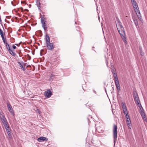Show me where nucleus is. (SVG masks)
Segmentation results:
<instances>
[{
  "mask_svg": "<svg viewBox=\"0 0 147 147\" xmlns=\"http://www.w3.org/2000/svg\"><path fill=\"white\" fill-rule=\"evenodd\" d=\"M133 6L134 10L136 13V14L132 15V16L135 25L137 28V26H138V15L137 12H138V5H137L135 0H131Z\"/></svg>",
  "mask_w": 147,
  "mask_h": 147,
  "instance_id": "nucleus-1",
  "label": "nucleus"
},
{
  "mask_svg": "<svg viewBox=\"0 0 147 147\" xmlns=\"http://www.w3.org/2000/svg\"><path fill=\"white\" fill-rule=\"evenodd\" d=\"M138 107L140 108V113L142 119L144 121L147 122V118L146 116V114L145 113V111L143 108L140 102V100L138 99Z\"/></svg>",
  "mask_w": 147,
  "mask_h": 147,
  "instance_id": "nucleus-2",
  "label": "nucleus"
},
{
  "mask_svg": "<svg viewBox=\"0 0 147 147\" xmlns=\"http://www.w3.org/2000/svg\"><path fill=\"white\" fill-rule=\"evenodd\" d=\"M117 126L114 125L113 128V136L114 144L117 140Z\"/></svg>",
  "mask_w": 147,
  "mask_h": 147,
  "instance_id": "nucleus-3",
  "label": "nucleus"
},
{
  "mask_svg": "<svg viewBox=\"0 0 147 147\" xmlns=\"http://www.w3.org/2000/svg\"><path fill=\"white\" fill-rule=\"evenodd\" d=\"M6 48L9 53L13 56H15L16 55V53L11 49L9 44L7 43H6Z\"/></svg>",
  "mask_w": 147,
  "mask_h": 147,
  "instance_id": "nucleus-4",
  "label": "nucleus"
},
{
  "mask_svg": "<svg viewBox=\"0 0 147 147\" xmlns=\"http://www.w3.org/2000/svg\"><path fill=\"white\" fill-rule=\"evenodd\" d=\"M0 118L3 123L7 121L4 114L3 112H0Z\"/></svg>",
  "mask_w": 147,
  "mask_h": 147,
  "instance_id": "nucleus-5",
  "label": "nucleus"
},
{
  "mask_svg": "<svg viewBox=\"0 0 147 147\" xmlns=\"http://www.w3.org/2000/svg\"><path fill=\"white\" fill-rule=\"evenodd\" d=\"M133 96L135 102L137 105H138V95L136 91H134Z\"/></svg>",
  "mask_w": 147,
  "mask_h": 147,
  "instance_id": "nucleus-6",
  "label": "nucleus"
},
{
  "mask_svg": "<svg viewBox=\"0 0 147 147\" xmlns=\"http://www.w3.org/2000/svg\"><path fill=\"white\" fill-rule=\"evenodd\" d=\"M7 106L8 108V109L10 113L13 116L14 115V112L11 105L9 103H7Z\"/></svg>",
  "mask_w": 147,
  "mask_h": 147,
  "instance_id": "nucleus-7",
  "label": "nucleus"
},
{
  "mask_svg": "<svg viewBox=\"0 0 147 147\" xmlns=\"http://www.w3.org/2000/svg\"><path fill=\"white\" fill-rule=\"evenodd\" d=\"M52 95V93L49 89L48 90L45 92V97L47 98H49Z\"/></svg>",
  "mask_w": 147,
  "mask_h": 147,
  "instance_id": "nucleus-8",
  "label": "nucleus"
},
{
  "mask_svg": "<svg viewBox=\"0 0 147 147\" xmlns=\"http://www.w3.org/2000/svg\"><path fill=\"white\" fill-rule=\"evenodd\" d=\"M47 44V47L48 49L49 50H52L54 48V45L52 43H50V42Z\"/></svg>",
  "mask_w": 147,
  "mask_h": 147,
  "instance_id": "nucleus-9",
  "label": "nucleus"
},
{
  "mask_svg": "<svg viewBox=\"0 0 147 147\" xmlns=\"http://www.w3.org/2000/svg\"><path fill=\"white\" fill-rule=\"evenodd\" d=\"M122 106L124 114L125 115H126V114H128L127 111L125 103H122Z\"/></svg>",
  "mask_w": 147,
  "mask_h": 147,
  "instance_id": "nucleus-10",
  "label": "nucleus"
},
{
  "mask_svg": "<svg viewBox=\"0 0 147 147\" xmlns=\"http://www.w3.org/2000/svg\"><path fill=\"white\" fill-rule=\"evenodd\" d=\"M115 82L117 89V92L119 93L120 90V86L119 81H115Z\"/></svg>",
  "mask_w": 147,
  "mask_h": 147,
  "instance_id": "nucleus-11",
  "label": "nucleus"
},
{
  "mask_svg": "<svg viewBox=\"0 0 147 147\" xmlns=\"http://www.w3.org/2000/svg\"><path fill=\"white\" fill-rule=\"evenodd\" d=\"M48 139L46 137H41L37 139V140L39 142H42L43 141H47Z\"/></svg>",
  "mask_w": 147,
  "mask_h": 147,
  "instance_id": "nucleus-12",
  "label": "nucleus"
},
{
  "mask_svg": "<svg viewBox=\"0 0 147 147\" xmlns=\"http://www.w3.org/2000/svg\"><path fill=\"white\" fill-rule=\"evenodd\" d=\"M118 32H119L120 34V35L121 36V37L122 39H123L124 42L126 43L127 42L126 38L125 37V36L124 35H123L122 33H121L120 32V30H118Z\"/></svg>",
  "mask_w": 147,
  "mask_h": 147,
  "instance_id": "nucleus-13",
  "label": "nucleus"
},
{
  "mask_svg": "<svg viewBox=\"0 0 147 147\" xmlns=\"http://www.w3.org/2000/svg\"><path fill=\"white\" fill-rule=\"evenodd\" d=\"M45 40L46 41V44H47V43H49L50 42V38L49 36L47 34L46 35L45 38Z\"/></svg>",
  "mask_w": 147,
  "mask_h": 147,
  "instance_id": "nucleus-14",
  "label": "nucleus"
},
{
  "mask_svg": "<svg viewBox=\"0 0 147 147\" xmlns=\"http://www.w3.org/2000/svg\"><path fill=\"white\" fill-rule=\"evenodd\" d=\"M126 123L131 122L130 116L128 114H126L125 116Z\"/></svg>",
  "mask_w": 147,
  "mask_h": 147,
  "instance_id": "nucleus-15",
  "label": "nucleus"
},
{
  "mask_svg": "<svg viewBox=\"0 0 147 147\" xmlns=\"http://www.w3.org/2000/svg\"><path fill=\"white\" fill-rule=\"evenodd\" d=\"M41 21L42 24H43V23H45V22L46 21V19L44 18V16H41Z\"/></svg>",
  "mask_w": 147,
  "mask_h": 147,
  "instance_id": "nucleus-16",
  "label": "nucleus"
},
{
  "mask_svg": "<svg viewBox=\"0 0 147 147\" xmlns=\"http://www.w3.org/2000/svg\"><path fill=\"white\" fill-rule=\"evenodd\" d=\"M18 63L20 65V67H21V69L23 70V71H25L26 70V68L25 67H24L23 65L21 63L19 62H18Z\"/></svg>",
  "mask_w": 147,
  "mask_h": 147,
  "instance_id": "nucleus-17",
  "label": "nucleus"
},
{
  "mask_svg": "<svg viewBox=\"0 0 147 147\" xmlns=\"http://www.w3.org/2000/svg\"><path fill=\"white\" fill-rule=\"evenodd\" d=\"M42 27L45 30H46L47 29V27L45 24V23H43L42 24Z\"/></svg>",
  "mask_w": 147,
  "mask_h": 147,
  "instance_id": "nucleus-18",
  "label": "nucleus"
},
{
  "mask_svg": "<svg viewBox=\"0 0 147 147\" xmlns=\"http://www.w3.org/2000/svg\"><path fill=\"white\" fill-rule=\"evenodd\" d=\"M0 34L1 36L2 37V38L3 39V38L4 37V33L3 32L2 30L0 28Z\"/></svg>",
  "mask_w": 147,
  "mask_h": 147,
  "instance_id": "nucleus-19",
  "label": "nucleus"
},
{
  "mask_svg": "<svg viewBox=\"0 0 147 147\" xmlns=\"http://www.w3.org/2000/svg\"><path fill=\"white\" fill-rule=\"evenodd\" d=\"M113 77L115 79V81H118V79L117 78V75L116 74L113 75Z\"/></svg>",
  "mask_w": 147,
  "mask_h": 147,
  "instance_id": "nucleus-20",
  "label": "nucleus"
},
{
  "mask_svg": "<svg viewBox=\"0 0 147 147\" xmlns=\"http://www.w3.org/2000/svg\"><path fill=\"white\" fill-rule=\"evenodd\" d=\"M3 123V124L5 128L9 127L7 121Z\"/></svg>",
  "mask_w": 147,
  "mask_h": 147,
  "instance_id": "nucleus-21",
  "label": "nucleus"
},
{
  "mask_svg": "<svg viewBox=\"0 0 147 147\" xmlns=\"http://www.w3.org/2000/svg\"><path fill=\"white\" fill-rule=\"evenodd\" d=\"M127 125L129 128L131 129V122L127 123Z\"/></svg>",
  "mask_w": 147,
  "mask_h": 147,
  "instance_id": "nucleus-22",
  "label": "nucleus"
},
{
  "mask_svg": "<svg viewBox=\"0 0 147 147\" xmlns=\"http://www.w3.org/2000/svg\"><path fill=\"white\" fill-rule=\"evenodd\" d=\"M55 76L53 74H51V76H50V78L49 79V80L50 81H52L53 80V79L54 78Z\"/></svg>",
  "mask_w": 147,
  "mask_h": 147,
  "instance_id": "nucleus-23",
  "label": "nucleus"
},
{
  "mask_svg": "<svg viewBox=\"0 0 147 147\" xmlns=\"http://www.w3.org/2000/svg\"><path fill=\"white\" fill-rule=\"evenodd\" d=\"M6 130L7 133L11 132H10V129L9 127L5 128Z\"/></svg>",
  "mask_w": 147,
  "mask_h": 147,
  "instance_id": "nucleus-24",
  "label": "nucleus"
},
{
  "mask_svg": "<svg viewBox=\"0 0 147 147\" xmlns=\"http://www.w3.org/2000/svg\"><path fill=\"white\" fill-rule=\"evenodd\" d=\"M140 12L139 11V10L138 9V19L140 20L142 23V19L140 17H139L140 16Z\"/></svg>",
  "mask_w": 147,
  "mask_h": 147,
  "instance_id": "nucleus-25",
  "label": "nucleus"
},
{
  "mask_svg": "<svg viewBox=\"0 0 147 147\" xmlns=\"http://www.w3.org/2000/svg\"><path fill=\"white\" fill-rule=\"evenodd\" d=\"M120 26L121 28V32H123V33L124 35H125V34L124 33V31H123V26H122V25H121L120 24Z\"/></svg>",
  "mask_w": 147,
  "mask_h": 147,
  "instance_id": "nucleus-26",
  "label": "nucleus"
},
{
  "mask_svg": "<svg viewBox=\"0 0 147 147\" xmlns=\"http://www.w3.org/2000/svg\"><path fill=\"white\" fill-rule=\"evenodd\" d=\"M8 136L9 137V139H11L12 138V135L11 134V132L10 133H7Z\"/></svg>",
  "mask_w": 147,
  "mask_h": 147,
  "instance_id": "nucleus-27",
  "label": "nucleus"
},
{
  "mask_svg": "<svg viewBox=\"0 0 147 147\" xmlns=\"http://www.w3.org/2000/svg\"><path fill=\"white\" fill-rule=\"evenodd\" d=\"M87 119L89 123V121H90V120L91 119H92V117L90 115H89L88 116V117Z\"/></svg>",
  "mask_w": 147,
  "mask_h": 147,
  "instance_id": "nucleus-28",
  "label": "nucleus"
},
{
  "mask_svg": "<svg viewBox=\"0 0 147 147\" xmlns=\"http://www.w3.org/2000/svg\"><path fill=\"white\" fill-rule=\"evenodd\" d=\"M140 53L141 55L142 56H143L144 55V53H143V52H142L141 51L140 47Z\"/></svg>",
  "mask_w": 147,
  "mask_h": 147,
  "instance_id": "nucleus-29",
  "label": "nucleus"
},
{
  "mask_svg": "<svg viewBox=\"0 0 147 147\" xmlns=\"http://www.w3.org/2000/svg\"><path fill=\"white\" fill-rule=\"evenodd\" d=\"M2 40L3 41V42L4 43V44H5L6 45V43H7L6 41L5 40L4 37L3 38H2Z\"/></svg>",
  "mask_w": 147,
  "mask_h": 147,
  "instance_id": "nucleus-30",
  "label": "nucleus"
},
{
  "mask_svg": "<svg viewBox=\"0 0 147 147\" xmlns=\"http://www.w3.org/2000/svg\"><path fill=\"white\" fill-rule=\"evenodd\" d=\"M111 71H112V74H113V75L114 74H116L115 72V71L114 69H113Z\"/></svg>",
  "mask_w": 147,
  "mask_h": 147,
  "instance_id": "nucleus-31",
  "label": "nucleus"
},
{
  "mask_svg": "<svg viewBox=\"0 0 147 147\" xmlns=\"http://www.w3.org/2000/svg\"><path fill=\"white\" fill-rule=\"evenodd\" d=\"M112 88H113V91H112V92L113 93L114 92V85H112ZM112 92H111V93H112Z\"/></svg>",
  "mask_w": 147,
  "mask_h": 147,
  "instance_id": "nucleus-32",
  "label": "nucleus"
},
{
  "mask_svg": "<svg viewBox=\"0 0 147 147\" xmlns=\"http://www.w3.org/2000/svg\"><path fill=\"white\" fill-rule=\"evenodd\" d=\"M96 131L99 132V133H101V132L99 131V129H98L97 128H96Z\"/></svg>",
  "mask_w": 147,
  "mask_h": 147,
  "instance_id": "nucleus-33",
  "label": "nucleus"
},
{
  "mask_svg": "<svg viewBox=\"0 0 147 147\" xmlns=\"http://www.w3.org/2000/svg\"><path fill=\"white\" fill-rule=\"evenodd\" d=\"M12 47L14 49H16V47L15 45H13Z\"/></svg>",
  "mask_w": 147,
  "mask_h": 147,
  "instance_id": "nucleus-34",
  "label": "nucleus"
},
{
  "mask_svg": "<svg viewBox=\"0 0 147 147\" xmlns=\"http://www.w3.org/2000/svg\"><path fill=\"white\" fill-rule=\"evenodd\" d=\"M37 3L38 4H39V6H40V3L39 1H37Z\"/></svg>",
  "mask_w": 147,
  "mask_h": 147,
  "instance_id": "nucleus-35",
  "label": "nucleus"
},
{
  "mask_svg": "<svg viewBox=\"0 0 147 147\" xmlns=\"http://www.w3.org/2000/svg\"><path fill=\"white\" fill-rule=\"evenodd\" d=\"M37 109V110L38 111H38V113H39V114H40V113H41V111H39V109Z\"/></svg>",
  "mask_w": 147,
  "mask_h": 147,
  "instance_id": "nucleus-36",
  "label": "nucleus"
},
{
  "mask_svg": "<svg viewBox=\"0 0 147 147\" xmlns=\"http://www.w3.org/2000/svg\"><path fill=\"white\" fill-rule=\"evenodd\" d=\"M104 88H105V92H106V93L107 94L106 89V88L105 87Z\"/></svg>",
  "mask_w": 147,
  "mask_h": 147,
  "instance_id": "nucleus-37",
  "label": "nucleus"
},
{
  "mask_svg": "<svg viewBox=\"0 0 147 147\" xmlns=\"http://www.w3.org/2000/svg\"><path fill=\"white\" fill-rule=\"evenodd\" d=\"M15 45L18 46H19V44H15Z\"/></svg>",
  "mask_w": 147,
  "mask_h": 147,
  "instance_id": "nucleus-38",
  "label": "nucleus"
},
{
  "mask_svg": "<svg viewBox=\"0 0 147 147\" xmlns=\"http://www.w3.org/2000/svg\"><path fill=\"white\" fill-rule=\"evenodd\" d=\"M93 92H94L96 94V91H95L94 90H93Z\"/></svg>",
  "mask_w": 147,
  "mask_h": 147,
  "instance_id": "nucleus-39",
  "label": "nucleus"
},
{
  "mask_svg": "<svg viewBox=\"0 0 147 147\" xmlns=\"http://www.w3.org/2000/svg\"><path fill=\"white\" fill-rule=\"evenodd\" d=\"M11 3L12 4H13V2L12 1H11Z\"/></svg>",
  "mask_w": 147,
  "mask_h": 147,
  "instance_id": "nucleus-40",
  "label": "nucleus"
}]
</instances>
